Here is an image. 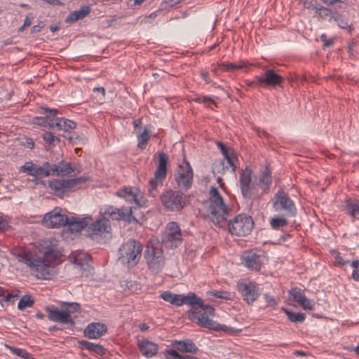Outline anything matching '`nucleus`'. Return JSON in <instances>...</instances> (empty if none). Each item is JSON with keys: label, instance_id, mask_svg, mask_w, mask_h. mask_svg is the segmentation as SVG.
Instances as JSON below:
<instances>
[{"label": "nucleus", "instance_id": "nucleus-1", "mask_svg": "<svg viewBox=\"0 0 359 359\" xmlns=\"http://www.w3.org/2000/svg\"><path fill=\"white\" fill-rule=\"evenodd\" d=\"M57 245L58 241L55 238L40 240L34 247L41 255L24 250L19 253L18 260L25 264L37 278L50 279L54 273L53 264L61 256Z\"/></svg>", "mask_w": 359, "mask_h": 359}, {"label": "nucleus", "instance_id": "nucleus-2", "mask_svg": "<svg viewBox=\"0 0 359 359\" xmlns=\"http://www.w3.org/2000/svg\"><path fill=\"white\" fill-rule=\"evenodd\" d=\"M161 298L170 304L181 306L187 304L191 306L188 311L189 319L203 327L217 329L218 324L210 319L215 316L213 306L205 304L203 300L194 292L187 294H177L170 291H165L161 294Z\"/></svg>", "mask_w": 359, "mask_h": 359}, {"label": "nucleus", "instance_id": "nucleus-3", "mask_svg": "<svg viewBox=\"0 0 359 359\" xmlns=\"http://www.w3.org/2000/svg\"><path fill=\"white\" fill-rule=\"evenodd\" d=\"M133 206L117 208L108 206L101 210L102 218L91 223V241L98 243H106L111 238V229L109 219L112 220H123L127 222L138 223L137 219L133 215Z\"/></svg>", "mask_w": 359, "mask_h": 359}, {"label": "nucleus", "instance_id": "nucleus-4", "mask_svg": "<svg viewBox=\"0 0 359 359\" xmlns=\"http://www.w3.org/2000/svg\"><path fill=\"white\" fill-rule=\"evenodd\" d=\"M203 216L214 224L222 227L226 224L229 208L218 189L212 187L209 191V198L203 203Z\"/></svg>", "mask_w": 359, "mask_h": 359}, {"label": "nucleus", "instance_id": "nucleus-5", "mask_svg": "<svg viewBox=\"0 0 359 359\" xmlns=\"http://www.w3.org/2000/svg\"><path fill=\"white\" fill-rule=\"evenodd\" d=\"M79 310V304L67 302H62L60 309L54 306H48L46 309L50 320L68 326L74 325L75 313Z\"/></svg>", "mask_w": 359, "mask_h": 359}, {"label": "nucleus", "instance_id": "nucleus-6", "mask_svg": "<svg viewBox=\"0 0 359 359\" xmlns=\"http://www.w3.org/2000/svg\"><path fill=\"white\" fill-rule=\"evenodd\" d=\"M142 245L134 239L123 243L118 249V259L128 268L135 266L141 257Z\"/></svg>", "mask_w": 359, "mask_h": 359}, {"label": "nucleus", "instance_id": "nucleus-7", "mask_svg": "<svg viewBox=\"0 0 359 359\" xmlns=\"http://www.w3.org/2000/svg\"><path fill=\"white\" fill-rule=\"evenodd\" d=\"M239 186L244 198L254 200L259 198V188L252 183V170L246 166L239 173Z\"/></svg>", "mask_w": 359, "mask_h": 359}, {"label": "nucleus", "instance_id": "nucleus-8", "mask_svg": "<svg viewBox=\"0 0 359 359\" xmlns=\"http://www.w3.org/2000/svg\"><path fill=\"white\" fill-rule=\"evenodd\" d=\"M271 202L272 206L276 212H283L290 217H294L297 215L294 202L282 188H280L274 194Z\"/></svg>", "mask_w": 359, "mask_h": 359}, {"label": "nucleus", "instance_id": "nucleus-9", "mask_svg": "<svg viewBox=\"0 0 359 359\" xmlns=\"http://www.w3.org/2000/svg\"><path fill=\"white\" fill-rule=\"evenodd\" d=\"M161 201L166 210L172 212L180 211L186 205L184 194L172 189L164 191L161 195Z\"/></svg>", "mask_w": 359, "mask_h": 359}, {"label": "nucleus", "instance_id": "nucleus-10", "mask_svg": "<svg viewBox=\"0 0 359 359\" xmlns=\"http://www.w3.org/2000/svg\"><path fill=\"white\" fill-rule=\"evenodd\" d=\"M168 163V156L166 153L161 152L158 154V165L154 172V177L149 181V194L155 196L157 194V188L163 185L167 175V164Z\"/></svg>", "mask_w": 359, "mask_h": 359}, {"label": "nucleus", "instance_id": "nucleus-11", "mask_svg": "<svg viewBox=\"0 0 359 359\" xmlns=\"http://www.w3.org/2000/svg\"><path fill=\"white\" fill-rule=\"evenodd\" d=\"M254 226V222L250 216L240 214L228 223L229 230L231 234L238 236L248 235Z\"/></svg>", "mask_w": 359, "mask_h": 359}, {"label": "nucleus", "instance_id": "nucleus-12", "mask_svg": "<svg viewBox=\"0 0 359 359\" xmlns=\"http://www.w3.org/2000/svg\"><path fill=\"white\" fill-rule=\"evenodd\" d=\"M162 243L167 248H177L182 243V235L180 226L175 222L167 224L161 236Z\"/></svg>", "mask_w": 359, "mask_h": 359}, {"label": "nucleus", "instance_id": "nucleus-13", "mask_svg": "<svg viewBox=\"0 0 359 359\" xmlns=\"http://www.w3.org/2000/svg\"><path fill=\"white\" fill-rule=\"evenodd\" d=\"M86 181V178L76 177L68 180L55 179L49 182V187L55 196L63 197L67 193Z\"/></svg>", "mask_w": 359, "mask_h": 359}, {"label": "nucleus", "instance_id": "nucleus-14", "mask_svg": "<svg viewBox=\"0 0 359 359\" xmlns=\"http://www.w3.org/2000/svg\"><path fill=\"white\" fill-rule=\"evenodd\" d=\"M144 258L149 269L153 273H158L164 267L165 258L161 250L155 247H147L144 252Z\"/></svg>", "mask_w": 359, "mask_h": 359}, {"label": "nucleus", "instance_id": "nucleus-15", "mask_svg": "<svg viewBox=\"0 0 359 359\" xmlns=\"http://www.w3.org/2000/svg\"><path fill=\"white\" fill-rule=\"evenodd\" d=\"M194 172L190 163L184 161L180 166L179 171L175 175V181L179 187L187 191L193 184Z\"/></svg>", "mask_w": 359, "mask_h": 359}, {"label": "nucleus", "instance_id": "nucleus-16", "mask_svg": "<svg viewBox=\"0 0 359 359\" xmlns=\"http://www.w3.org/2000/svg\"><path fill=\"white\" fill-rule=\"evenodd\" d=\"M238 291L248 304H252L259 297V289L255 283L241 280L237 283Z\"/></svg>", "mask_w": 359, "mask_h": 359}, {"label": "nucleus", "instance_id": "nucleus-17", "mask_svg": "<svg viewBox=\"0 0 359 359\" xmlns=\"http://www.w3.org/2000/svg\"><path fill=\"white\" fill-rule=\"evenodd\" d=\"M67 222L68 217L60 208L56 207L44 215L43 224L48 228H59L65 226Z\"/></svg>", "mask_w": 359, "mask_h": 359}, {"label": "nucleus", "instance_id": "nucleus-18", "mask_svg": "<svg viewBox=\"0 0 359 359\" xmlns=\"http://www.w3.org/2000/svg\"><path fill=\"white\" fill-rule=\"evenodd\" d=\"M243 260L245 266L248 269L259 271L263 264L267 262L265 253L262 250H251L244 252Z\"/></svg>", "mask_w": 359, "mask_h": 359}, {"label": "nucleus", "instance_id": "nucleus-19", "mask_svg": "<svg viewBox=\"0 0 359 359\" xmlns=\"http://www.w3.org/2000/svg\"><path fill=\"white\" fill-rule=\"evenodd\" d=\"M88 224V217H68V222L66 223V227L63 229L62 236L65 239H67L68 233L76 235L80 233Z\"/></svg>", "mask_w": 359, "mask_h": 359}, {"label": "nucleus", "instance_id": "nucleus-20", "mask_svg": "<svg viewBox=\"0 0 359 359\" xmlns=\"http://www.w3.org/2000/svg\"><path fill=\"white\" fill-rule=\"evenodd\" d=\"M20 171L34 177H47L50 175V164L46 162L42 165H38L28 161L20 167Z\"/></svg>", "mask_w": 359, "mask_h": 359}, {"label": "nucleus", "instance_id": "nucleus-21", "mask_svg": "<svg viewBox=\"0 0 359 359\" xmlns=\"http://www.w3.org/2000/svg\"><path fill=\"white\" fill-rule=\"evenodd\" d=\"M236 161H238V157L235 152H230L227 156H224L223 160L216 162L213 166L214 172L224 174L231 170L232 172H235L236 170Z\"/></svg>", "mask_w": 359, "mask_h": 359}, {"label": "nucleus", "instance_id": "nucleus-22", "mask_svg": "<svg viewBox=\"0 0 359 359\" xmlns=\"http://www.w3.org/2000/svg\"><path fill=\"white\" fill-rule=\"evenodd\" d=\"M255 79L262 83V87H276L283 82V77L271 69H266L261 76H255Z\"/></svg>", "mask_w": 359, "mask_h": 359}, {"label": "nucleus", "instance_id": "nucleus-23", "mask_svg": "<svg viewBox=\"0 0 359 359\" xmlns=\"http://www.w3.org/2000/svg\"><path fill=\"white\" fill-rule=\"evenodd\" d=\"M133 125L137 136V147L142 149H144L146 144L150 139L149 128L145 127L142 130V123L140 118L135 119L133 121Z\"/></svg>", "mask_w": 359, "mask_h": 359}, {"label": "nucleus", "instance_id": "nucleus-24", "mask_svg": "<svg viewBox=\"0 0 359 359\" xmlns=\"http://www.w3.org/2000/svg\"><path fill=\"white\" fill-rule=\"evenodd\" d=\"M76 166L74 164L62 161L58 164L50 165V175L58 176H72L75 175Z\"/></svg>", "mask_w": 359, "mask_h": 359}, {"label": "nucleus", "instance_id": "nucleus-25", "mask_svg": "<svg viewBox=\"0 0 359 359\" xmlns=\"http://www.w3.org/2000/svg\"><path fill=\"white\" fill-rule=\"evenodd\" d=\"M137 189L131 187H125L116 191V196L124 199L127 203L135 206L140 205V203L137 198Z\"/></svg>", "mask_w": 359, "mask_h": 359}, {"label": "nucleus", "instance_id": "nucleus-26", "mask_svg": "<svg viewBox=\"0 0 359 359\" xmlns=\"http://www.w3.org/2000/svg\"><path fill=\"white\" fill-rule=\"evenodd\" d=\"M137 347L142 355L147 358H150L156 355L158 351V344L148 340L147 339L139 340L137 342Z\"/></svg>", "mask_w": 359, "mask_h": 359}, {"label": "nucleus", "instance_id": "nucleus-27", "mask_svg": "<svg viewBox=\"0 0 359 359\" xmlns=\"http://www.w3.org/2000/svg\"><path fill=\"white\" fill-rule=\"evenodd\" d=\"M172 345L177 351L181 352L194 353L198 351V348L191 339L174 341Z\"/></svg>", "mask_w": 359, "mask_h": 359}, {"label": "nucleus", "instance_id": "nucleus-28", "mask_svg": "<svg viewBox=\"0 0 359 359\" xmlns=\"http://www.w3.org/2000/svg\"><path fill=\"white\" fill-rule=\"evenodd\" d=\"M76 127V123L69 119L55 117L54 121L50 123V128H56L58 130L69 131Z\"/></svg>", "mask_w": 359, "mask_h": 359}, {"label": "nucleus", "instance_id": "nucleus-29", "mask_svg": "<svg viewBox=\"0 0 359 359\" xmlns=\"http://www.w3.org/2000/svg\"><path fill=\"white\" fill-rule=\"evenodd\" d=\"M271 184V172L269 168L266 167L259 177L257 186L262 190L263 193H267L269 191Z\"/></svg>", "mask_w": 359, "mask_h": 359}, {"label": "nucleus", "instance_id": "nucleus-30", "mask_svg": "<svg viewBox=\"0 0 359 359\" xmlns=\"http://www.w3.org/2000/svg\"><path fill=\"white\" fill-rule=\"evenodd\" d=\"M46 117H36L34 118V123L42 126H48L50 128V123L54 121L55 116H56L57 111L56 109H49L48 108L44 109Z\"/></svg>", "mask_w": 359, "mask_h": 359}, {"label": "nucleus", "instance_id": "nucleus-31", "mask_svg": "<svg viewBox=\"0 0 359 359\" xmlns=\"http://www.w3.org/2000/svg\"><path fill=\"white\" fill-rule=\"evenodd\" d=\"M69 259L75 264L84 267L85 265H88L90 257L88 254L82 251H75L69 255Z\"/></svg>", "mask_w": 359, "mask_h": 359}, {"label": "nucleus", "instance_id": "nucleus-32", "mask_svg": "<svg viewBox=\"0 0 359 359\" xmlns=\"http://www.w3.org/2000/svg\"><path fill=\"white\" fill-rule=\"evenodd\" d=\"M107 326L102 323H91V339H98L107 332Z\"/></svg>", "mask_w": 359, "mask_h": 359}, {"label": "nucleus", "instance_id": "nucleus-33", "mask_svg": "<svg viewBox=\"0 0 359 359\" xmlns=\"http://www.w3.org/2000/svg\"><path fill=\"white\" fill-rule=\"evenodd\" d=\"M90 11L89 7H83L79 11L71 13L65 19L67 23H72L86 17Z\"/></svg>", "mask_w": 359, "mask_h": 359}, {"label": "nucleus", "instance_id": "nucleus-34", "mask_svg": "<svg viewBox=\"0 0 359 359\" xmlns=\"http://www.w3.org/2000/svg\"><path fill=\"white\" fill-rule=\"evenodd\" d=\"M345 208L348 215L352 217L359 215V201L351 198L345 200Z\"/></svg>", "mask_w": 359, "mask_h": 359}, {"label": "nucleus", "instance_id": "nucleus-35", "mask_svg": "<svg viewBox=\"0 0 359 359\" xmlns=\"http://www.w3.org/2000/svg\"><path fill=\"white\" fill-rule=\"evenodd\" d=\"M331 19L335 21L338 26L341 28L348 31V32H351L353 28L348 24V20L344 18V15L338 13L337 11H334L333 14L331 16Z\"/></svg>", "mask_w": 359, "mask_h": 359}, {"label": "nucleus", "instance_id": "nucleus-36", "mask_svg": "<svg viewBox=\"0 0 359 359\" xmlns=\"http://www.w3.org/2000/svg\"><path fill=\"white\" fill-rule=\"evenodd\" d=\"M283 310L292 323H303L306 319L305 313L293 312L287 309H283Z\"/></svg>", "mask_w": 359, "mask_h": 359}, {"label": "nucleus", "instance_id": "nucleus-37", "mask_svg": "<svg viewBox=\"0 0 359 359\" xmlns=\"http://www.w3.org/2000/svg\"><path fill=\"white\" fill-rule=\"evenodd\" d=\"M93 102L95 104H100L104 102L105 100V90L103 87H94L93 88Z\"/></svg>", "mask_w": 359, "mask_h": 359}, {"label": "nucleus", "instance_id": "nucleus-38", "mask_svg": "<svg viewBox=\"0 0 359 359\" xmlns=\"http://www.w3.org/2000/svg\"><path fill=\"white\" fill-rule=\"evenodd\" d=\"M250 64L247 61H241L239 64L236 63H222L221 67L224 71H233L248 68Z\"/></svg>", "mask_w": 359, "mask_h": 359}, {"label": "nucleus", "instance_id": "nucleus-39", "mask_svg": "<svg viewBox=\"0 0 359 359\" xmlns=\"http://www.w3.org/2000/svg\"><path fill=\"white\" fill-rule=\"evenodd\" d=\"M288 294L290 300L297 303L305 296L304 290L298 287L292 288L289 291Z\"/></svg>", "mask_w": 359, "mask_h": 359}, {"label": "nucleus", "instance_id": "nucleus-40", "mask_svg": "<svg viewBox=\"0 0 359 359\" xmlns=\"http://www.w3.org/2000/svg\"><path fill=\"white\" fill-rule=\"evenodd\" d=\"M208 296H212L222 299L231 300L232 296L230 292L224 290H210L206 292Z\"/></svg>", "mask_w": 359, "mask_h": 359}, {"label": "nucleus", "instance_id": "nucleus-41", "mask_svg": "<svg viewBox=\"0 0 359 359\" xmlns=\"http://www.w3.org/2000/svg\"><path fill=\"white\" fill-rule=\"evenodd\" d=\"M287 221L283 217H274L270 221L271 226L274 230H278L281 227L286 226Z\"/></svg>", "mask_w": 359, "mask_h": 359}, {"label": "nucleus", "instance_id": "nucleus-42", "mask_svg": "<svg viewBox=\"0 0 359 359\" xmlns=\"http://www.w3.org/2000/svg\"><path fill=\"white\" fill-rule=\"evenodd\" d=\"M34 304V301L28 295H24L18 304V308L20 310H24L27 308L31 307Z\"/></svg>", "mask_w": 359, "mask_h": 359}, {"label": "nucleus", "instance_id": "nucleus-43", "mask_svg": "<svg viewBox=\"0 0 359 359\" xmlns=\"http://www.w3.org/2000/svg\"><path fill=\"white\" fill-rule=\"evenodd\" d=\"M333 12L334 11H332L330 9L320 5L316 13L323 20H326L330 17V20H331V16Z\"/></svg>", "mask_w": 359, "mask_h": 359}, {"label": "nucleus", "instance_id": "nucleus-44", "mask_svg": "<svg viewBox=\"0 0 359 359\" xmlns=\"http://www.w3.org/2000/svg\"><path fill=\"white\" fill-rule=\"evenodd\" d=\"M107 353V349L100 344H95L91 342V354H95L98 356H102Z\"/></svg>", "mask_w": 359, "mask_h": 359}, {"label": "nucleus", "instance_id": "nucleus-45", "mask_svg": "<svg viewBox=\"0 0 359 359\" xmlns=\"http://www.w3.org/2000/svg\"><path fill=\"white\" fill-rule=\"evenodd\" d=\"M43 140L50 145H54L55 143L60 141V139L54 135L52 133L46 132L43 135Z\"/></svg>", "mask_w": 359, "mask_h": 359}, {"label": "nucleus", "instance_id": "nucleus-46", "mask_svg": "<svg viewBox=\"0 0 359 359\" xmlns=\"http://www.w3.org/2000/svg\"><path fill=\"white\" fill-rule=\"evenodd\" d=\"M9 348L11 349L12 353L22 358L29 359L30 357V354L25 349L13 347H9Z\"/></svg>", "mask_w": 359, "mask_h": 359}, {"label": "nucleus", "instance_id": "nucleus-47", "mask_svg": "<svg viewBox=\"0 0 359 359\" xmlns=\"http://www.w3.org/2000/svg\"><path fill=\"white\" fill-rule=\"evenodd\" d=\"M324 4L327 6H332L337 3H340L341 5L338 6L339 8H344L348 6L349 2L348 0H321Z\"/></svg>", "mask_w": 359, "mask_h": 359}, {"label": "nucleus", "instance_id": "nucleus-48", "mask_svg": "<svg viewBox=\"0 0 359 359\" xmlns=\"http://www.w3.org/2000/svg\"><path fill=\"white\" fill-rule=\"evenodd\" d=\"M298 304L304 309V310H311L315 303L308 299L306 295L302 299V300L298 302Z\"/></svg>", "mask_w": 359, "mask_h": 359}, {"label": "nucleus", "instance_id": "nucleus-49", "mask_svg": "<svg viewBox=\"0 0 359 359\" xmlns=\"http://www.w3.org/2000/svg\"><path fill=\"white\" fill-rule=\"evenodd\" d=\"M332 255L334 256L335 259V265L337 266H344L346 263H348V261H344V259L341 257L340 252H339L337 250H332L331 251Z\"/></svg>", "mask_w": 359, "mask_h": 359}, {"label": "nucleus", "instance_id": "nucleus-50", "mask_svg": "<svg viewBox=\"0 0 359 359\" xmlns=\"http://www.w3.org/2000/svg\"><path fill=\"white\" fill-rule=\"evenodd\" d=\"M303 4L304 8L312 9L315 11V13L320 6L318 4L316 0H303Z\"/></svg>", "mask_w": 359, "mask_h": 359}, {"label": "nucleus", "instance_id": "nucleus-51", "mask_svg": "<svg viewBox=\"0 0 359 359\" xmlns=\"http://www.w3.org/2000/svg\"><path fill=\"white\" fill-rule=\"evenodd\" d=\"M196 103H204L205 104H215L213 99L208 95L198 96L193 100Z\"/></svg>", "mask_w": 359, "mask_h": 359}, {"label": "nucleus", "instance_id": "nucleus-52", "mask_svg": "<svg viewBox=\"0 0 359 359\" xmlns=\"http://www.w3.org/2000/svg\"><path fill=\"white\" fill-rule=\"evenodd\" d=\"M10 223L7 216L0 215V231L6 230L10 226Z\"/></svg>", "mask_w": 359, "mask_h": 359}, {"label": "nucleus", "instance_id": "nucleus-53", "mask_svg": "<svg viewBox=\"0 0 359 359\" xmlns=\"http://www.w3.org/2000/svg\"><path fill=\"white\" fill-rule=\"evenodd\" d=\"M217 147L220 149L224 156H227L230 152H235L233 149L226 147L222 142H218L217 143Z\"/></svg>", "mask_w": 359, "mask_h": 359}, {"label": "nucleus", "instance_id": "nucleus-54", "mask_svg": "<svg viewBox=\"0 0 359 359\" xmlns=\"http://www.w3.org/2000/svg\"><path fill=\"white\" fill-rule=\"evenodd\" d=\"M246 86L249 88H262V83H259V80L258 79H255L254 78V80L253 81H248V80H246L245 81Z\"/></svg>", "mask_w": 359, "mask_h": 359}, {"label": "nucleus", "instance_id": "nucleus-55", "mask_svg": "<svg viewBox=\"0 0 359 359\" xmlns=\"http://www.w3.org/2000/svg\"><path fill=\"white\" fill-rule=\"evenodd\" d=\"M164 353L168 354L172 357L173 359H179L180 358V354L178 353V351L177 349H172V348H168L165 349L164 351Z\"/></svg>", "mask_w": 359, "mask_h": 359}, {"label": "nucleus", "instance_id": "nucleus-56", "mask_svg": "<svg viewBox=\"0 0 359 359\" xmlns=\"http://www.w3.org/2000/svg\"><path fill=\"white\" fill-rule=\"evenodd\" d=\"M320 40L323 42V46L325 47H330L334 43V41L332 39H327L325 34H323L320 36Z\"/></svg>", "mask_w": 359, "mask_h": 359}, {"label": "nucleus", "instance_id": "nucleus-57", "mask_svg": "<svg viewBox=\"0 0 359 359\" xmlns=\"http://www.w3.org/2000/svg\"><path fill=\"white\" fill-rule=\"evenodd\" d=\"M355 46V43L354 42L349 43L348 46V53L349 54V56L353 58H355L356 57V52L354 50Z\"/></svg>", "mask_w": 359, "mask_h": 359}, {"label": "nucleus", "instance_id": "nucleus-58", "mask_svg": "<svg viewBox=\"0 0 359 359\" xmlns=\"http://www.w3.org/2000/svg\"><path fill=\"white\" fill-rule=\"evenodd\" d=\"M264 297L266 299V302H267L268 305L274 306L276 305V301L275 298L268 294H264Z\"/></svg>", "mask_w": 359, "mask_h": 359}, {"label": "nucleus", "instance_id": "nucleus-59", "mask_svg": "<svg viewBox=\"0 0 359 359\" xmlns=\"http://www.w3.org/2000/svg\"><path fill=\"white\" fill-rule=\"evenodd\" d=\"M200 75H201V77L202 78V79L206 83H208V84L211 83L212 80L210 79L209 74H208V72H206V71H201Z\"/></svg>", "mask_w": 359, "mask_h": 359}, {"label": "nucleus", "instance_id": "nucleus-60", "mask_svg": "<svg viewBox=\"0 0 359 359\" xmlns=\"http://www.w3.org/2000/svg\"><path fill=\"white\" fill-rule=\"evenodd\" d=\"M24 145L29 149H33L34 147V142L31 138H27L24 143Z\"/></svg>", "mask_w": 359, "mask_h": 359}, {"label": "nucleus", "instance_id": "nucleus-61", "mask_svg": "<svg viewBox=\"0 0 359 359\" xmlns=\"http://www.w3.org/2000/svg\"><path fill=\"white\" fill-rule=\"evenodd\" d=\"M352 278L355 281H359V273H358V270H356V269H353V271H352Z\"/></svg>", "mask_w": 359, "mask_h": 359}, {"label": "nucleus", "instance_id": "nucleus-62", "mask_svg": "<svg viewBox=\"0 0 359 359\" xmlns=\"http://www.w3.org/2000/svg\"><path fill=\"white\" fill-rule=\"evenodd\" d=\"M351 266L354 268V269H359V260H353L351 262Z\"/></svg>", "mask_w": 359, "mask_h": 359}, {"label": "nucleus", "instance_id": "nucleus-63", "mask_svg": "<svg viewBox=\"0 0 359 359\" xmlns=\"http://www.w3.org/2000/svg\"><path fill=\"white\" fill-rule=\"evenodd\" d=\"M179 359H198V357L190 355H181Z\"/></svg>", "mask_w": 359, "mask_h": 359}, {"label": "nucleus", "instance_id": "nucleus-64", "mask_svg": "<svg viewBox=\"0 0 359 359\" xmlns=\"http://www.w3.org/2000/svg\"><path fill=\"white\" fill-rule=\"evenodd\" d=\"M32 24V21L31 20L29 19V18L28 16L26 17V18L25 19V21H24V27H29Z\"/></svg>", "mask_w": 359, "mask_h": 359}]
</instances>
